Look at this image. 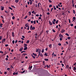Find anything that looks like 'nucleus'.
<instances>
[{
  "label": "nucleus",
  "instance_id": "nucleus-1",
  "mask_svg": "<svg viewBox=\"0 0 76 76\" xmlns=\"http://www.w3.org/2000/svg\"><path fill=\"white\" fill-rule=\"evenodd\" d=\"M36 51L37 53V52H38L40 54V53H41V50L39 48L37 49H36Z\"/></svg>",
  "mask_w": 76,
  "mask_h": 76
},
{
  "label": "nucleus",
  "instance_id": "nucleus-2",
  "mask_svg": "<svg viewBox=\"0 0 76 76\" xmlns=\"http://www.w3.org/2000/svg\"><path fill=\"white\" fill-rule=\"evenodd\" d=\"M65 32V30H64V29H62L61 30V33H63Z\"/></svg>",
  "mask_w": 76,
  "mask_h": 76
},
{
  "label": "nucleus",
  "instance_id": "nucleus-3",
  "mask_svg": "<svg viewBox=\"0 0 76 76\" xmlns=\"http://www.w3.org/2000/svg\"><path fill=\"white\" fill-rule=\"evenodd\" d=\"M59 36L60 38H63V36L60 34H59Z\"/></svg>",
  "mask_w": 76,
  "mask_h": 76
},
{
  "label": "nucleus",
  "instance_id": "nucleus-4",
  "mask_svg": "<svg viewBox=\"0 0 76 76\" xmlns=\"http://www.w3.org/2000/svg\"><path fill=\"white\" fill-rule=\"evenodd\" d=\"M25 26H26V28H27V27L29 26V24L28 23L26 24H25Z\"/></svg>",
  "mask_w": 76,
  "mask_h": 76
},
{
  "label": "nucleus",
  "instance_id": "nucleus-5",
  "mask_svg": "<svg viewBox=\"0 0 76 76\" xmlns=\"http://www.w3.org/2000/svg\"><path fill=\"white\" fill-rule=\"evenodd\" d=\"M24 48H25V47H27V46L28 45L26 44H24Z\"/></svg>",
  "mask_w": 76,
  "mask_h": 76
},
{
  "label": "nucleus",
  "instance_id": "nucleus-6",
  "mask_svg": "<svg viewBox=\"0 0 76 76\" xmlns=\"http://www.w3.org/2000/svg\"><path fill=\"white\" fill-rule=\"evenodd\" d=\"M23 50V47L21 48L19 50L20 51H22Z\"/></svg>",
  "mask_w": 76,
  "mask_h": 76
},
{
  "label": "nucleus",
  "instance_id": "nucleus-7",
  "mask_svg": "<svg viewBox=\"0 0 76 76\" xmlns=\"http://www.w3.org/2000/svg\"><path fill=\"white\" fill-rule=\"evenodd\" d=\"M49 22L50 25H52L53 24V23H52L51 22H50V20L49 21Z\"/></svg>",
  "mask_w": 76,
  "mask_h": 76
},
{
  "label": "nucleus",
  "instance_id": "nucleus-8",
  "mask_svg": "<svg viewBox=\"0 0 76 76\" xmlns=\"http://www.w3.org/2000/svg\"><path fill=\"white\" fill-rule=\"evenodd\" d=\"M32 66H31V67H28V69L30 70H31V69H32Z\"/></svg>",
  "mask_w": 76,
  "mask_h": 76
},
{
  "label": "nucleus",
  "instance_id": "nucleus-9",
  "mask_svg": "<svg viewBox=\"0 0 76 76\" xmlns=\"http://www.w3.org/2000/svg\"><path fill=\"white\" fill-rule=\"evenodd\" d=\"M33 55L34 56H35V57H37V54H35L34 53H33Z\"/></svg>",
  "mask_w": 76,
  "mask_h": 76
},
{
  "label": "nucleus",
  "instance_id": "nucleus-10",
  "mask_svg": "<svg viewBox=\"0 0 76 76\" xmlns=\"http://www.w3.org/2000/svg\"><path fill=\"white\" fill-rule=\"evenodd\" d=\"M40 57H43V55H42V54L41 53H40Z\"/></svg>",
  "mask_w": 76,
  "mask_h": 76
},
{
  "label": "nucleus",
  "instance_id": "nucleus-11",
  "mask_svg": "<svg viewBox=\"0 0 76 76\" xmlns=\"http://www.w3.org/2000/svg\"><path fill=\"white\" fill-rule=\"evenodd\" d=\"M12 37H15V35H14V32H12Z\"/></svg>",
  "mask_w": 76,
  "mask_h": 76
},
{
  "label": "nucleus",
  "instance_id": "nucleus-12",
  "mask_svg": "<svg viewBox=\"0 0 76 76\" xmlns=\"http://www.w3.org/2000/svg\"><path fill=\"white\" fill-rule=\"evenodd\" d=\"M45 61H48V59H47V58H45Z\"/></svg>",
  "mask_w": 76,
  "mask_h": 76
},
{
  "label": "nucleus",
  "instance_id": "nucleus-13",
  "mask_svg": "<svg viewBox=\"0 0 76 76\" xmlns=\"http://www.w3.org/2000/svg\"><path fill=\"white\" fill-rule=\"evenodd\" d=\"M34 29H35V28L34 26L32 27V29H31V30H34Z\"/></svg>",
  "mask_w": 76,
  "mask_h": 76
},
{
  "label": "nucleus",
  "instance_id": "nucleus-14",
  "mask_svg": "<svg viewBox=\"0 0 76 76\" xmlns=\"http://www.w3.org/2000/svg\"><path fill=\"white\" fill-rule=\"evenodd\" d=\"M32 26L31 25V26L30 27V29L31 30H32Z\"/></svg>",
  "mask_w": 76,
  "mask_h": 76
},
{
  "label": "nucleus",
  "instance_id": "nucleus-15",
  "mask_svg": "<svg viewBox=\"0 0 76 76\" xmlns=\"http://www.w3.org/2000/svg\"><path fill=\"white\" fill-rule=\"evenodd\" d=\"M27 49H28V47H25L24 48V50H27Z\"/></svg>",
  "mask_w": 76,
  "mask_h": 76
},
{
  "label": "nucleus",
  "instance_id": "nucleus-16",
  "mask_svg": "<svg viewBox=\"0 0 76 76\" xmlns=\"http://www.w3.org/2000/svg\"><path fill=\"white\" fill-rule=\"evenodd\" d=\"M51 46H52V45H51V44H50L49 45V47L50 48H52V47H51Z\"/></svg>",
  "mask_w": 76,
  "mask_h": 76
},
{
  "label": "nucleus",
  "instance_id": "nucleus-17",
  "mask_svg": "<svg viewBox=\"0 0 76 76\" xmlns=\"http://www.w3.org/2000/svg\"><path fill=\"white\" fill-rule=\"evenodd\" d=\"M19 1V0H15V2L17 3H18Z\"/></svg>",
  "mask_w": 76,
  "mask_h": 76
},
{
  "label": "nucleus",
  "instance_id": "nucleus-18",
  "mask_svg": "<svg viewBox=\"0 0 76 76\" xmlns=\"http://www.w3.org/2000/svg\"><path fill=\"white\" fill-rule=\"evenodd\" d=\"M29 40H27V41L26 42V44H28L29 43Z\"/></svg>",
  "mask_w": 76,
  "mask_h": 76
},
{
  "label": "nucleus",
  "instance_id": "nucleus-19",
  "mask_svg": "<svg viewBox=\"0 0 76 76\" xmlns=\"http://www.w3.org/2000/svg\"><path fill=\"white\" fill-rule=\"evenodd\" d=\"M44 56H48V55H47V53H45L44 54Z\"/></svg>",
  "mask_w": 76,
  "mask_h": 76
},
{
  "label": "nucleus",
  "instance_id": "nucleus-20",
  "mask_svg": "<svg viewBox=\"0 0 76 76\" xmlns=\"http://www.w3.org/2000/svg\"><path fill=\"white\" fill-rule=\"evenodd\" d=\"M3 25V24H2V23H1V24H0V27H2V26Z\"/></svg>",
  "mask_w": 76,
  "mask_h": 76
},
{
  "label": "nucleus",
  "instance_id": "nucleus-21",
  "mask_svg": "<svg viewBox=\"0 0 76 76\" xmlns=\"http://www.w3.org/2000/svg\"><path fill=\"white\" fill-rule=\"evenodd\" d=\"M73 13L74 14H75L76 13V12H75V10H73Z\"/></svg>",
  "mask_w": 76,
  "mask_h": 76
},
{
  "label": "nucleus",
  "instance_id": "nucleus-22",
  "mask_svg": "<svg viewBox=\"0 0 76 76\" xmlns=\"http://www.w3.org/2000/svg\"><path fill=\"white\" fill-rule=\"evenodd\" d=\"M28 13L29 14V16H31V12H28Z\"/></svg>",
  "mask_w": 76,
  "mask_h": 76
},
{
  "label": "nucleus",
  "instance_id": "nucleus-23",
  "mask_svg": "<svg viewBox=\"0 0 76 76\" xmlns=\"http://www.w3.org/2000/svg\"><path fill=\"white\" fill-rule=\"evenodd\" d=\"M31 56L33 58H35V57L33 56V55L32 54L31 55Z\"/></svg>",
  "mask_w": 76,
  "mask_h": 76
},
{
  "label": "nucleus",
  "instance_id": "nucleus-24",
  "mask_svg": "<svg viewBox=\"0 0 76 76\" xmlns=\"http://www.w3.org/2000/svg\"><path fill=\"white\" fill-rule=\"evenodd\" d=\"M73 70H74V71H75V70H76V67H74V69H73Z\"/></svg>",
  "mask_w": 76,
  "mask_h": 76
},
{
  "label": "nucleus",
  "instance_id": "nucleus-25",
  "mask_svg": "<svg viewBox=\"0 0 76 76\" xmlns=\"http://www.w3.org/2000/svg\"><path fill=\"white\" fill-rule=\"evenodd\" d=\"M44 49H42V53H44Z\"/></svg>",
  "mask_w": 76,
  "mask_h": 76
},
{
  "label": "nucleus",
  "instance_id": "nucleus-26",
  "mask_svg": "<svg viewBox=\"0 0 76 76\" xmlns=\"http://www.w3.org/2000/svg\"><path fill=\"white\" fill-rule=\"evenodd\" d=\"M65 35H66L67 36H69V34H67V33H66L65 34Z\"/></svg>",
  "mask_w": 76,
  "mask_h": 76
},
{
  "label": "nucleus",
  "instance_id": "nucleus-27",
  "mask_svg": "<svg viewBox=\"0 0 76 76\" xmlns=\"http://www.w3.org/2000/svg\"><path fill=\"white\" fill-rule=\"evenodd\" d=\"M66 67L67 69H68V68H69V65H67L66 66Z\"/></svg>",
  "mask_w": 76,
  "mask_h": 76
},
{
  "label": "nucleus",
  "instance_id": "nucleus-28",
  "mask_svg": "<svg viewBox=\"0 0 76 76\" xmlns=\"http://www.w3.org/2000/svg\"><path fill=\"white\" fill-rule=\"evenodd\" d=\"M71 38V37H67L68 39H70Z\"/></svg>",
  "mask_w": 76,
  "mask_h": 76
},
{
  "label": "nucleus",
  "instance_id": "nucleus-29",
  "mask_svg": "<svg viewBox=\"0 0 76 76\" xmlns=\"http://www.w3.org/2000/svg\"><path fill=\"white\" fill-rule=\"evenodd\" d=\"M48 32H49V31H48V30L46 31V34H48Z\"/></svg>",
  "mask_w": 76,
  "mask_h": 76
},
{
  "label": "nucleus",
  "instance_id": "nucleus-30",
  "mask_svg": "<svg viewBox=\"0 0 76 76\" xmlns=\"http://www.w3.org/2000/svg\"><path fill=\"white\" fill-rule=\"evenodd\" d=\"M63 38L60 37V38L59 39L60 41H62V39H63Z\"/></svg>",
  "mask_w": 76,
  "mask_h": 76
},
{
  "label": "nucleus",
  "instance_id": "nucleus-31",
  "mask_svg": "<svg viewBox=\"0 0 76 76\" xmlns=\"http://www.w3.org/2000/svg\"><path fill=\"white\" fill-rule=\"evenodd\" d=\"M58 45H59V46H61V44L60 43H59L58 44Z\"/></svg>",
  "mask_w": 76,
  "mask_h": 76
},
{
  "label": "nucleus",
  "instance_id": "nucleus-32",
  "mask_svg": "<svg viewBox=\"0 0 76 76\" xmlns=\"http://www.w3.org/2000/svg\"><path fill=\"white\" fill-rule=\"evenodd\" d=\"M34 24H36V20H35L34 21Z\"/></svg>",
  "mask_w": 76,
  "mask_h": 76
},
{
  "label": "nucleus",
  "instance_id": "nucleus-33",
  "mask_svg": "<svg viewBox=\"0 0 76 76\" xmlns=\"http://www.w3.org/2000/svg\"><path fill=\"white\" fill-rule=\"evenodd\" d=\"M11 7H13V8H14V9H15V8H16V7H15L13 6V5H12Z\"/></svg>",
  "mask_w": 76,
  "mask_h": 76
},
{
  "label": "nucleus",
  "instance_id": "nucleus-34",
  "mask_svg": "<svg viewBox=\"0 0 76 76\" xmlns=\"http://www.w3.org/2000/svg\"><path fill=\"white\" fill-rule=\"evenodd\" d=\"M1 10H4V7H3L1 8Z\"/></svg>",
  "mask_w": 76,
  "mask_h": 76
},
{
  "label": "nucleus",
  "instance_id": "nucleus-35",
  "mask_svg": "<svg viewBox=\"0 0 76 76\" xmlns=\"http://www.w3.org/2000/svg\"><path fill=\"white\" fill-rule=\"evenodd\" d=\"M52 6L51 4H50L49 5V7H52Z\"/></svg>",
  "mask_w": 76,
  "mask_h": 76
},
{
  "label": "nucleus",
  "instance_id": "nucleus-36",
  "mask_svg": "<svg viewBox=\"0 0 76 76\" xmlns=\"http://www.w3.org/2000/svg\"><path fill=\"white\" fill-rule=\"evenodd\" d=\"M43 66H44L45 65V63L44 61H43Z\"/></svg>",
  "mask_w": 76,
  "mask_h": 76
},
{
  "label": "nucleus",
  "instance_id": "nucleus-37",
  "mask_svg": "<svg viewBox=\"0 0 76 76\" xmlns=\"http://www.w3.org/2000/svg\"><path fill=\"white\" fill-rule=\"evenodd\" d=\"M52 31H53V32H56V31H55L54 29H52Z\"/></svg>",
  "mask_w": 76,
  "mask_h": 76
},
{
  "label": "nucleus",
  "instance_id": "nucleus-38",
  "mask_svg": "<svg viewBox=\"0 0 76 76\" xmlns=\"http://www.w3.org/2000/svg\"><path fill=\"white\" fill-rule=\"evenodd\" d=\"M12 43L13 44H15V40H13L12 41Z\"/></svg>",
  "mask_w": 76,
  "mask_h": 76
},
{
  "label": "nucleus",
  "instance_id": "nucleus-39",
  "mask_svg": "<svg viewBox=\"0 0 76 76\" xmlns=\"http://www.w3.org/2000/svg\"><path fill=\"white\" fill-rule=\"evenodd\" d=\"M39 4H41L40 3H39L38 4L37 6L38 7H39Z\"/></svg>",
  "mask_w": 76,
  "mask_h": 76
},
{
  "label": "nucleus",
  "instance_id": "nucleus-40",
  "mask_svg": "<svg viewBox=\"0 0 76 76\" xmlns=\"http://www.w3.org/2000/svg\"><path fill=\"white\" fill-rule=\"evenodd\" d=\"M12 18V19H15V16H13Z\"/></svg>",
  "mask_w": 76,
  "mask_h": 76
},
{
  "label": "nucleus",
  "instance_id": "nucleus-41",
  "mask_svg": "<svg viewBox=\"0 0 76 76\" xmlns=\"http://www.w3.org/2000/svg\"><path fill=\"white\" fill-rule=\"evenodd\" d=\"M0 53H1L2 54H3V52L1 51H0Z\"/></svg>",
  "mask_w": 76,
  "mask_h": 76
},
{
  "label": "nucleus",
  "instance_id": "nucleus-42",
  "mask_svg": "<svg viewBox=\"0 0 76 76\" xmlns=\"http://www.w3.org/2000/svg\"><path fill=\"white\" fill-rule=\"evenodd\" d=\"M49 3H52V1L51 0H49Z\"/></svg>",
  "mask_w": 76,
  "mask_h": 76
},
{
  "label": "nucleus",
  "instance_id": "nucleus-43",
  "mask_svg": "<svg viewBox=\"0 0 76 76\" xmlns=\"http://www.w3.org/2000/svg\"><path fill=\"white\" fill-rule=\"evenodd\" d=\"M9 8L10 9V10H12V8L11 7H9Z\"/></svg>",
  "mask_w": 76,
  "mask_h": 76
},
{
  "label": "nucleus",
  "instance_id": "nucleus-44",
  "mask_svg": "<svg viewBox=\"0 0 76 76\" xmlns=\"http://www.w3.org/2000/svg\"><path fill=\"white\" fill-rule=\"evenodd\" d=\"M17 42H18V40H15V44H16V43H17Z\"/></svg>",
  "mask_w": 76,
  "mask_h": 76
},
{
  "label": "nucleus",
  "instance_id": "nucleus-45",
  "mask_svg": "<svg viewBox=\"0 0 76 76\" xmlns=\"http://www.w3.org/2000/svg\"><path fill=\"white\" fill-rule=\"evenodd\" d=\"M2 39V36H0V40H1Z\"/></svg>",
  "mask_w": 76,
  "mask_h": 76
},
{
  "label": "nucleus",
  "instance_id": "nucleus-46",
  "mask_svg": "<svg viewBox=\"0 0 76 76\" xmlns=\"http://www.w3.org/2000/svg\"><path fill=\"white\" fill-rule=\"evenodd\" d=\"M52 23H53V24L54 25V24H55V22H54L53 21H52Z\"/></svg>",
  "mask_w": 76,
  "mask_h": 76
},
{
  "label": "nucleus",
  "instance_id": "nucleus-47",
  "mask_svg": "<svg viewBox=\"0 0 76 76\" xmlns=\"http://www.w3.org/2000/svg\"><path fill=\"white\" fill-rule=\"evenodd\" d=\"M28 28H27V30H29V26H28Z\"/></svg>",
  "mask_w": 76,
  "mask_h": 76
},
{
  "label": "nucleus",
  "instance_id": "nucleus-48",
  "mask_svg": "<svg viewBox=\"0 0 76 76\" xmlns=\"http://www.w3.org/2000/svg\"><path fill=\"white\" fill-rule=\"evenodd\" d=\"M10 68L11 69H12V68L13 69H14V68H13V66H12V65H11V67Z\"/></svg>",
  "mask_w": 76,
  "mask_h": 76
},
{
  "label": "nucleus",
  "instance_id": "nucleus-49",
  "mask_svg": "<svg viewBox=\"0 0 76 76\" xmlns=\"http://www.w3.org/2000/svg\"><path fill=\"white\" fill-rule=\"evenodd\" d=\"M58 20H57L56 22V23H58Z\"/></svg>",
  "mask_w": 76,
  "mask_h": 76
},
{
  "label": "nucleus",
  "instance_id": "nucleus-50",
  "mask_svg": "<svg viewBox=\"0 0 76 76\" xmlns=\"http://www.w3.org/2000/svg\"><path fill=\"white\" fill-rule=\"evenodd\" d=\"M70 26H73V24H70Z\"/></svg>",
  "mask_w": 76,
  "mask_h": 76
},
{
  "label": "nucleus",
  "instance_id": "nucleus-51",
  "mask_svg": "<svg viewBox=\"0 0 76 76\" xmlns=\"http://www.w3.org/2000/svg\"><path fill=\"white\" fill-rule=\"evenodd\" d=\"M28 18V16H26L24 18V19H26Z\"/></svg>",
  "mask_w": 76,
  "mask_h": 76
},
{
  "label": "nucleus",
  "instance_id": "nucleus-52",
  "mask_svg": "<svg viewBox=\"0 0 76 76\" xmlns=\"http://www.w3.org/2000/svg\"><path fill=\"white\" fill-rule=\"evenodd\" d=\"M7 70H8V71H9V70H10V68H7Z\"/></svg>",
  "mask_w": 76,
  "mask_h": 76
},
{
  "label": "nucleus",
  "instance_id": "nucleus-53",
  "mask_svg": "<svg viewBox=\"0 0 76 76\" xmlns=\"http://www.w3.org/2000/svg\"><path fill=\"white\" fill-rule=\"evenodd\" d=\"M5 47H7V46H9V45L8 44H6L5 45Z\"/></svg>",
  "mask_w": 76,
  "mask_h": 76
},
{
  "label": "nucleus",
  "instance_id": "nucleus-54",
  "mask_svg": "<svg viewBox=\"0 0 76 76\" xmlns=\"http://www.w3.org/2000/svg\"><path fill=\"white\" fill-rule=\"evenodd\" d=\"M23 52H26V51H21V53H23Z\"/></svg>",
  "mask_w": 76,
  "mask_h": 76
},
{
  "label": "nucleus",
  "instance_id": "nucleus-55",
  "mask_svg": "<svg viewBox=\"0 0 76 76\" xmlns=\"http://www.w3.org/2000/svg\"><path fill=\"white\" fill-rule=\"evenodd\" d=\"M5 39H4L2 40V41H4H4H5Z\"/></svg>",
  "mask_w": 76,
  "mask_h": 76
},
{
  "label": "nucleus",
  "instance_id": "nucleus-56",
  "mask_svg": "<svg viewBox=\"0 0 76 76\" xmlns=\"http://www.w3.org/2000/svg\"><path fill=\"white\" fill-rule=\"evenodd\" d=\"M50 13H49V12L47 13V14L48 15H50Z\"/></svg>",
  "mask_w": 76,
  "mask_h": 76
},
{
  "label": "nucleus",
  "instance_id": "nucleus-57",
  "mask_svg": "<svg viewBox=\"0 0 76 76\" xmlns=\"http://www.w3.org/2000/svg\"><path fill=\"white\" fill-rule=\"evenodd\" d=\"M72 4H74V1H73V0H72Z\"/></svg>",
  "mask_w": 76,
  "mask_h": 76
},
{
  "label": "nucleus",
  "instance_id": "nucleus-58",
  "mask_svg": "<svg viewBox=\"0 0 76 76\" xmlns=\"http://www.w3.org/2000/svg\"><path fill=\"white\" fill-rule=\"evenodd\" d=\"M25 70H24V71H23L22 72V73H25Z\"/></svg>",
  "mask_w": 76,
  "mask_h": 76
},
{
  "label": "nucleus",
  "instance_id": "nucleus-59",
  "mask_svg": "<svg viewBox=\"0 0 76 76\" xmlns=\"http://www.w3.org/2000/svg\"><path fill=\"white\" fill-rule=\"evenodd\" d=\"M13 75H16V72H14V73H13Z\"/></svg>",
  "mask_w": 76,
  "mask_h": 76
},
{
  "label": "nucleus",
  "instance_id": "nucleus-60",
  "mask_svg": "<svg viewBox=\"0 0 76 76\" xmlns=\"http://www.w3.org/2000/svg\"><path fill=\"white\" fill-rule=\"evenodd\" d=\"M53 20L55 22L56 21V19H54Z\"/></svg>",
  "mask_w": 76,
  "mask_h": 76
},
{
  "label": "nucleus",
  "instance_id": "nucleus-61",
  "mask_svg": "<svg viewBox=\"0 0 76 76\" xmlns=\"http://www.w3.org/2000/svg\"><path fill=\"white\" fill-rule=\"evenodd\" d=\"M68 20H69V23H71V22L70 21V20L69 19H68Z\"/></svg>",
  "mask_w": 76,
  "mask_h": 76
},
{
  "label": "nucleus",
  "instance_id": "nucleus-62",
  "mask_svg": "<svg viewBox=\"0 0 76 76\" xmlns=\"http://www.w3.org/2000/svg\"><path fill=\"white\" fill-rule=\"evenodd\" d=\"M45 50L46 51H47L48 50V48H46L45 49Z\"/></svg>",
  "mask_w": 76,
  "mask_h": 76
},
{
  "label": "nucleus",
  "instance_id": "nucleus-63",
  "mask_svg": "<svg viewBox=\"0 0 76 76\" xmlns=\"http://www.w3.org/2000/svg\"><path fill=\"white\" fill-rule=\"evenodd\" d=\"M31 23H33V22H34V21H31Z\"/></svg>",
  "mask_w": 76,
  "mask_h": 76
},
{
  "label": "nucleus",
  "instance_id": "nucleus-64",
  "mask_svg": "<svg viewBox=\"0 0 76 76\" xmlns=\"http://www.w3.org/2000/svg\"><path fill=\"white\" fill-rule=\"evenodd\" d=\"M56 7L57 9H58V5H56Z\"/></svg>",
  "mask_w": 76,
  "mask_h": 76
}]
</instances>
